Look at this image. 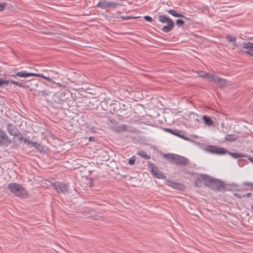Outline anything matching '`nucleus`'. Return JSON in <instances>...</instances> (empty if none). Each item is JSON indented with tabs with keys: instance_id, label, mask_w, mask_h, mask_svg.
I'll return each mask as SVG.
<instances>
[{
	"instance_id": "f257e3e1",
	"label": "nucleus",
	"mask_w": 253,
	"mask_h": 253,
	"mask_svg": "<svg viewBox=\"0 0 253 253\" xmlns=\"http://www.w3.org/2000/svg\"><path fill=\"white\" fill-rule=\"evenodd\" d=\"M158 20L161 23L167 24L162 28V31L163 32L169 33L173 29L174 26V22L169 17L162 14L159 15Z\"/></svg>"
},
{
	"instance_id": "f03ea898",
	"label": "nucleus",
	"mask_w": 253,
	"mask_h": 253,
	"mask_svg": "<svg viewBox=\"0 0 253 253\" xmlns=\"http://www.w3.org/2000/svg\"><path fill=\"white\" fill-rule=\"evenodd\" d=\"M10 76L15 78H16V77H18L20 78H27L29 77H39L45 79L46 80L49 82H52V80L51 78H50L48 76H45L42 74L29 73L27 72L26 71H22L20 72H18L14 74L10 75Z\"/></svg>"
},
{
	"instance_id": "7ed1b4c3",
	"label": "nucleus",
	"mask_w": 253,
	"mask_h": 253,
	"mask_svg": "<svg viewBox=\"0 0 253 253\" xmlns=\"http://www.w3.org/2000/svg\"><path fill=\"white\" fill-rule=\"evenodd\" d=\"M7 188L17 197H22L25 192V188L21 184L15 182L8 183Z\"/></svg>"
},
{
	"instance_id": "20e7f679",
	"label": "nucleus",
	"mask_w": 253,
	"mask_h": 253,
	"mask_svg": "<svg viewBox=\"0 0 253 253\" xmlns=\"http://www.w3.org/2000/svg\"><path fill=\"white\" fill-rule=\"evenodd\" d=\"M120 102L115 101L113 103L109 104V112L112 114H115L119 117H123L126 115V113H122L121 112L122 111L120 110Z\"/></svg>"
},
{
	"instance_id": "39448f33",
	"label": "nucleus",
	"mask_w": 253,
	"mask_h": 253,
	"mask_svg": "<svg viewBox=\"0 0 253 253\" xmlns=\"http://www.w3.org/2000/svg\"><path fill=\"white\" fill-rule=\"evenodd\" d=\"M205 150L208 153L217 155H223L227 153L226 149L215 145H209L206 147Z\"/></svg>"
},
{
	"instance_id": "423d86ee",
	"label": "nucleus",
	"mask_w": 253,
	"mask_h": 253,
	"mask_svg": "<svg viewBox=\"0 0 253 253\" xmlns=\"http://www.w3.org/2000/svg\"><path fill=\"white\" fill-rule=\"evenodd\" d=\"M52 186L58 193H66L69 189V183L56 182Z\"/></svg>"
},
{
	"instance_id": "0eeeda50",
	"label": "nucleus",
	"mask_w": 253,
	"mask_h": 253,
	"mask_svg": "<svg viewBox=\"0 0 253 253\" xmlns=\"http://www.w3.org/2000/svg\"><path fill=\"white\" fill-rule=\"evenodd\" d=\"M237 48H243L246 49L245 52L249 55L253 57V43L252 42H243L242 43L236 44Z\"/></svg>"
},
{
	"instance_id": "6e6552de",
	"label": "nucleus",
	"mask_w": 253,
	"mask_h": 253,
	"mask_svg": "<svg viewBox=\"0 0 253 253\" xmlns=\"http://www.w3.org/2000/svg\"><path fill=\"white\" fill-rule=\"evenodd\" d=\"M11 143V140L6 132L0 128V146H7Z\"/></svg>"
},
{
	"instance_id": "1a4fd4ad",
	"label": "nucleus",
	"mask_w": 253,
	"mask_h": 253,
	"mask_svg": "<svg viewBox=\"0 0 253 253\" xmlns=\"http://www.w3.org/2000/svg\"><path fill=\"white\" fill-rule=\"evenodd\" d=\"M210 188L212 189H216L218 191H224L225 189L224 183L220 179L216 178H214Z\"/></svg>"
},
{
	"instance_id": "9d476101",
	"label": "nucleus",
	"mask_w": 253,
	"mask_h": 253,
	"mask_svg": "<svg viewBox=\"0 0 253 253\" xmlns=\"http://www.w3.org/2000/svg\"><path fill=\"white\" fill-rule=\"evenodd\" d=\"M173 163L176 165L186 166L189 164V161L187 158L176 154Z\"/></svg>"
},
{
	"instance_id": "9b49d317",
	"label": "nucleus",
	"mask_w": 253,
	"mask_h": 253,
	"mask_svg": "<svg viewBox=\"0 0 253 253\" xmlns=\"http://www.w3.org/2000/svg\"><path fill=\"white\" fill-rule=\"evenodd\" d=\"M200 175L202 181L204 182V184L206 186L210 188L212 185V183L214 178L207 174H200Z\"/></svg>"
},
{
	"instance_id": "f8f14e48",
	"label": "nucleus",
	"mask_w": 253,
	"mask_h": 253,
	"mask_svg": "<svg viewBox=\"0 0 253 253\" xmlns=\"http://www.w3.org/2000/svg\"><path fill=\"white\" fill-rule=\"evenodd\" d=\"M167 185L170 187L178 190H183L185 187L184 185L181 183L174 182L169 180L167 181Z\"/></svg>"
},
{
	"instance_id": "ddd939ff",
	"label": "nucleus",
	"mask_w": 253,
	"mask_h": 253,
	"mask_svg": "<svg viewBox=\"0 0 253 253\" xmlns=\"http://www.w3.org/2000/svg\"><path fill=\"white\" fill-rule=\"evenodd\" d=\"M243 187L242 188L235 189L236 191H247L248 190L252 191L253 190V183L250 182H244L242 183Z\"/></svg>"
},
{
	"instance_id": "4468645a",
	"label": "nucleus",
	"mask_w": 253,
	"mask_h": 253,
	"mask_svg": "<svg viewBox=\"0 0 253 253\" xmlns=\"http://www.w3.org/2000/svg\"><path fill=\"white\" fill-rule=\"evenodd\" d=\"M6 129L8 133L12 136H13L14 134H16V132H19V130L16 126L12 124H8L7 126Z\"/></svg>"
},
{
	"instance_id": "2eb2a0df",
	"label": "nucleus",
	"mask_w": 253,
	"mask_h": 253,
	"mask_svg": "<svg viewBox=\"0 0 253 253\" xmlns=\"http://www.w3.org/2000/svg\"><path fill=\"white\" fill-rule=\"evenodd\" d=\"M172 134L175 136H178L180 138H181L184 140H189V139L187 137L185 136L184 132L182 130L174 129Z\"/></svg>"
},
{
	"instance_id": "dca6fc26",
	"label": "nucleus",
	"mask_w": 253,
	"mask_h": 253,
	"mask_svg": "<svg viewBox=\"0 0 253 253\" xmlns=\"http://www.w3.org/2000/svg\"><path fill=\"white\" fill-rule=\"evenodd\" d=\"M147 166L148 169H150V172L153 176L155 173H157L159 170L158 168L151 162H148Z\"/></svg>"
},
{
	"instance_id": "f3484780",
	"label": "nucleus",
	"mask_w": 253,
	"mask_h": 253,
	"mask_svg": "<svg viewBox=\"0 0 253 253\" xmlns=\"http://www.w3.org/2000/svg\"><path fill=\"white\" fill-rule=\"evenodd\" d=\"M239 138V136L235 134H226L224 137L225 141L228 142H233L237 140Z\"/></svg>"
},
{
	"instance_id": "a211bd4d",
	"label": "nucleus",
	"mask_w": 253,
	"mask_h": 253,
	"mask_svg": "<svg viewBox=\"0 0 253 253\" xmlns=\"http://www.w3.org/2000/svg\"><path fill=\"white\" fill-rule=\"evenodd\" d=\"M123 4L116 1H108L107 4V8L115 9L118 7L122 6Z\"/></svg>"
},
{
	"instance_id": "6ab92c4d",
	"label": "nucleus",
	"mask_w": 253,
	"mask_h": 253,
	"mask_svg": "<svg viewBox=\"0 0 253 253\" xmlns=\"http://www.w3.org/2000/svg\"><path fill=\"white\" fill-rule=\"evenodd\" d=\"M176 155V154L173 153L164 154L163 157L165 160L169 161V162H173L174 163Z\"/></svg>"
},
{
	"instance_id": "aec40b11",
	"label": "nucleus",
	"mask_w": 253,
	"mask_h": 253,
	"mask_svg": "<svg viewBox=\"0 0 253 253\" xmlns=\"http://www.w3.org/2000/svg\"><path fill=\"white\" fill-rule=\"evenodd\" d=\"M202 119L204 121L205 124L207 126H211L212 125L213 121L210 117L204 115L202 117Z\"/></svg>"
},
{
	"instance_id": "412c9836",
	"label": "nucleus",
	"mask_w": 253,
	"mask_h": 253,
	"mask_svg": "<svg viewBox=\"0 0 253 253\" xmlns=\"http://www.w3.org/2000/svg\"><path fill=\"white\" fill-rule=\"evenodd\" d=\"M114 130L117 132L125 131L126 130V125H121L117 126L114 127Z\"/></svg>"
},
{
	"instance_id": "4be33fe9",
	"label": "nucleus",
	"mask_w": 253,
	"mask_h": 253,
	"mask_svg": "<svg viewBox=\"0 0 253 253\" xmlns=\"http://www.w3.org/2000/svg\"><path fill=\"white\" fill-rule=\"evenodd\" d=\"M227 153L229 154L230 155H231L232 156V157H233V158H235V159H238V158H244L245 157H247L246 154H243L242 153H236V152L232 153V152H228V151H227Z\"/></svg>"
},
{
	"instance_id": "5701e85b",
	"label": "nucleus",
	"mask_w": 253,
	"mask_h": 253,
	"mask_svg": "<svg viewBox=\"0 0 253 253\" xmlns=\"http://www.w3.org/2000/svg\"><path fill=\"white\" fill-rule=\"evenodd\" d=\"M107 1L106 0H100L96 5V7L101 8V9L107 8Z\"/></svg>"
},
{
	"instance_id": "b1692460",
	"label": "nucleus",
	"mask_w": 253,
	"mask_h": 253,
	"mask_svg": "<svg viewBox=\"0 0 253 253\" xmlns=\"http://www.w3.org/2000/svg\"><path fill=\"white\" fill-rule=\"evenodd\" d=\"M100 105L103 110L109 112V104L106 100H104L100 102Z\"/></svg>"
},
{
	"instance_id": "393cba45",
	"label": "nucleus",
	"mask_w": 253,
	"mask_h": 253,
	"mask_svg": "<svg viewBox=\"0 0 253 253\" xmlns=\"http://www.w3.org/2000/svg\"><path fill=\"white\" fill-rule=\"evenodd\" d=\"M215 83H218L220 85V87H221L224 85H225L226 84V80L219 77H217L215 81L214 82Z\"/></svg>"
},
{
	"instance_id": "a878e982",
	"label": "nucleus",
	"mask_w": 253,
	"mask_h": 253,
	"mask_svg": "<svg viewBox=\"0 0 253 253\" xmlns=\"http://www.w3.org/2000/svg\"><path fill=\"white\" fill-rule=\"evenodd\" d=\"M8 83H11V84H15L19 87H23V88H25L26 87L25 84L21 83V82H18V81H14V80H9Z\"/></svg>"
},
{
	"instance_id": "bb28decb",
	"label": "nucleus",
	"mask_w": 253,
	"mask_h": 253,
	"mask_svg": "<svg viewBox=\"0 0 253 253\" xmlns=\"http://www.w3.org/2000/svg\"><path fill=\"white\" fill-rule=\"evenodd\" d=\"M154 176L159 179H165L166 178V176L160 170H159L157 173H155Z\"/></svg>"
},
{
	"instance_id": "cd10ccee",
	"label": "nucleus",
	"mask_w": 253,
	"mask_h": 253,
	"mask_svg": "<svg viewBox=\"0 0 253 253\" xmlns=\"http://www.w3.org/2000/svg\"><path fill=\"white\" fill-rule=\"evenodd\" d=\"M31 145H32V146L37 149L40 152L42 151L43 147L41 145V144L36 141H32L31 143Z\"/></svg>"
},
{
	"instance_id": "c85d7f7f",
	"label": "nucleus",
	"mask_w": 253,
	"mask_h": 253,
	"mask_svg": "<svg viewBox=\"0 0 253 253\" xmlns=\"http://www.w3.org/2000/svg\"><path fill=\"white\" fill-rule=\"evenodd\" d=\"M137 155L141 156L146 159H150L151 156L147 155L144 151H139L137 153Z\"/></svg>"
},
{
	"instance_id": "c756f323",
	"label": "nucleus",
	"mask_w": 253,
	"mask_h": 253,
	"mask_svg": "<svg viewBox=\"0 0 253 253\" xmlns=\"http://www.w3.org/2000/svg\"><path fill=\"white\" fill-rule=\"evenodd\" d=\"M226 40L231 42H234V45L236 46L237 43L236 42V38L235 36H231L230 35H227L225 37Z\"/></svg>"
},
{
	"instance_id": "7c9ffc66",
	"label": "nucleus",
	"mask_w": 253,
	"mask_h": 253,
	"mask_svg": "<svg viewBox=\"0 0 253 253\" xmlns=\"http://www.w3.org/2000/svg\"><path fill=\"white\" fill-rule=\"evenodd\" d=\"M203 74H205V78H208L211 79V80L215 82L217 76L212 75L210 73H206L205 72H203Z\"/></svg>"
},
{
	"instance_id": "2f4dec72",
	"label": "nucleus",
	"mask_w": 253,
	"mask_h": 253,
	"mask_svg": "<svg viewBox=\"0 0 253 253\" xmlns=\"http://www.w3.org/2000/svg\"><path fill=\"white\" fill-rule=\"evenodd\" d=\"M166 11L174 17H177L178 16L179 13L177 12L173 9L166 10Z\"/></svg>"
},
{
	"instance_id": "473e14b6",
	"label": "nucleus",
	"mask_w": 253,
	"mask_h": 253,
	"mask_svg": "<svg viewBox=\"0 0 253 253\" xmlns=\"http://www.w3.org/2000/svg\"><path fill=\"white\" fill-rule=\"evenodd\" d=\"M120 110L122 111L121 112L122 113H126L125 112L127 110V108H126V106L125 104H124L123 103H121L120 102Z\"/></svg>"
},
{
	"instance_id": "72a5a7b5",
	"label": "nucleus",
	"mask_w": 253,
	"mask_h": 253,
	"mask_svg": "<svg viewBox=\"0 0 253 253\" xmlns=\"http://www.w3.org/2000/svg\"><path fill=\"white\" fill-rule=\"evenodd\" d=\"M67 93H70V92L69 91H67V92H62L60 93V94L59 95V97L61 98V99L62 100V101L66 100L68 98V97H65V96Z\"/></svg>"
},
{
	"instance_id": "f704fd0d",
	"label": "nucleus",
	"mask_w": 253,
	"mask_h": 253,
	"mask_svg": "<svg viewBox=\"0 0 253 253\" xmlns=\"http://www.w3.org/2000/svg\"><path fill=\"white\" fill-rule=\"evenodd\" d=\"M202 178H201V175H200V177H198L196 180H195V185L197 187H201V184H202Z\"/></svg>"
},
{
	"instance_id": "c9c22d12",
	"label": "nucleus",
	"mask_w": 253,
	"mask_h": 253,
	"mask_svg": "<svg viewBox=\"0 0 253 253\" xmlns=\"http://www.w3.org/2000/svg\"><path fill=\"white\" fill-rule=\"evenodd\" d=\"M135 162V157L134 156L131 157L130 159H128V163L129 165H133Z\"/></svg>"
},
{
	"instance_id": "e433bc0d",
	"label": "nucleus",
	"mask_w": 253,
	"mask_h": 253,
	"mask_svg": "<svg viewBox=\"0 0 253 253\" xmlns=\"http://www.w3.org/2000/svg\"><path fill=\"white\" fill-rule=\"evenodd\" d=\"M175 23L176 24L178 25L179 27H182L184 25V21L179 19L176 20Z\"/></svg>"
},
{
	"instance_id": "4c0bfd02",
	"label": "nucleus",
	"mask_w": 253,
	"mask_h": 253,
	"mask_svg": "<svg viewBox=\"0 0 253 253\" xmlns=\"http://www.w3.org/2000/svg\"><path fill=\"white\" fill-rule=\"evenodd\" d=\"M8 80H3L1 78H0V87H3V84H8Z\"/></svg>"
},
{
	"instance_id": "58836bf2",
	"label": "nucleus",
	"mask_w": 253,
	"mask_h": 253,
	"mask_svg": "<svg viewBox=\"0 0 253 253\" xmlns=\"http://www.w3.org/2000/svg\"><path fill=\"white\" fill-rule=\"evenodd\" d=\"M7 3L5 2L0 3V11H3Z\"/></svg>"
},
{
	"instance_id": "ea45409f",
	"label": "nucleus",
	"mask_w": 253,
	"mask_h": 253,
	"mask_svg": "<svg viewBox=\"0 0 253 253\" xmlns=\"http://www.w3.org/2000/svg\"><path fill=\"white\" fill-rule=\"evenodd\" d=\"M144 19L147 21H148V22H152L153 21V18L150 16H148V15H146V16H144Z\"/></svg>"
},
{
	"instance_id": "a19ab883",
	"label": "nucleus",
	"mask_w": 253,
	"mask_h": 253,
	"mask_svg": "<svg viewBox=\"0 0 253 253\" xmlns=\"http://www.w3.org/2000/svg\"><path fill=\"white\" fill-rule=\"evenodd\" d=\"M121 18L124 20H129L130 19L135 18V17H132V16H122L121 17Z\"/></svg>"
},
{
	"instance_id": "79ce46f5",
	"label": "nucleus",
	"mask_w": 253,
	"mask_h": 253,
	"mask_svg": "<svg viewBox=\"0 0 253 253\" xmlns=\"http://www.w3.org/2000/svg\"><path fill=\"white\" fill-rule=\"evenodd\" d=\"M234 196L236 197V198H239V199H242L243 198V197H242V195H241L239 193H234Z\"/></svg>"
},
{
	"instance_id": "37998d69",
	"label": "nucleus",
	"mask_w": 253,
	"mask_h": 253,
	"mask_svg": "<svg viewBox=\"0 0 253 253\" xmlns=\"http://www.w3.org/2000/svg\"><path fill=\"white\" fill-rule=\"evenodd\" d=\"M23 141L25 143H26L27 144H31V143L32 141H30L27 138H24L23 139Z\"/></svg>"
},
{
	"instance_id": "c03bdc74",
	"label": "nucleus",
	"mask_w": 253,
	"mask_h": 253,
	"mask_svg": "<svg viewBox=\"0 0 253 253\" xmlns=\"http://www.w3.org/2000/svg\"><path fill=\"white\" fill-rule=\"evenodd\" d=\"M252 196L251 193H248L246 194L242 195L243 198L250 197Z\"/></svg>"
},
{
	"instance_id": "a18cd8bd",
	"label": "nucleus",
	"mask_w": 253,
	"mask_h": 253,
	"mask_svg": "<svg viewBox=\"0 0 253 253\" xmlns=\"http://www.w3.org/2000/svg\"><path fill=\"white\" fill-rule=\"evenodd\" d=\"M246 156L247 157H245L246 158H248V159L251 162H252V163H253V157H252L251 156H250L246 154Z\"/></svg>"
},
{
	"instance_id": "49530a36",
	"label": "nucleus",
	"mask_w": 253,
	"mask_h": 253,
	"mask_svg": "<svg viewBox=\"0 0 253 253\" xmlns=\"http://www.w3.org/2000/svg\"><path fill=\"white\" fill-rule=\"evenodd\" d=\"M177 17L183 18H184V19H187V20H189L190 19V18H187V17H185L184 15H182L181 14H180V13L178 14V16Z\"/></svg>"
},
{
	"instance_id": "de8ad7c7",
	"label": "nucleus",
	"mask_w": 253,
	"mask_h": 253,
	"mask_svg": "<svg viewBox=\"0 0 253 253\" xmlns=\"http://www.w3.org/2000/svg\"><path fill=\"white\" fill-rule=\"evenodd\" d=\"M165 131L168 132H169L172 134V131H173V129H170V128H165Z\"/></svg>"
},
{
	"instance_id": "09e8293b",
	"label": "nucleus",
	"mask_w": 253,
	"mask_h": 253,
	"mask_svg": "<svg viewBox=\"0 0 253 253\" xmlns=\"http://www.w3.org/2000/svg\"><path fill=\"white\" fill-rule=\"evenodd\" d=\"M14 136H17V137H19L20 136H21V132L20 131V130H19V132H16V134H14L13 135Z\"/></svg>"
},
{
	"instance_id": "8fccbe9b",
	"label": "nucleus",
	"mask_w": 253,
	"mask_h": 253,
	"mask_svg": "<svg viewBox=\"0 0 253 253\" xmlns=\"http://www.w3.org/2000/svg\"><path fill=\"white\" fill-rule=\"evenodd\" d=\"M95 140V138L94 137L90 136L88 138V140L89 141H94Z\"/></svg>"
},
{
	"instance_id": "3c124183",
	"label": "nucleus",
	"mask_w": 253,
	"mask_h": 253,
	"mask_svg": "<svg viewBox=\"0 0 253 253\" xmlns=\"http://www.w3.org/2000/svg\"><path fill=\"white\" fill-rule=\"evenodd\" d=\"M232 186H233L234 187L237 188L236 189H240V186L239 185H238L237 184H236V183H232Z\"/></svg>"
},
{
	"instance_id": "603ef678",
	"label": "nucleus",
	"mask_w": 253,
	"mask_h": 253,
	"mask_svg": "<svg viewBox=\"0 0 253 253\" xmlns=\"http://www.w3.org/2000/svg\"><path fill=\"white\" fill-rule=\"evenodd\" d=\"M23 139H24V138L23 137V136L22 135L19 136L18 138L19 140H20V141H23Z\"/></svg>"
},
{
	"instance_id": "864d4df0",
	"label": "nucleus",
	"mask_w": 253,
	"mask_h": 253,
	"mask_svg": "<svg viewBox=\"0 0 253 253\" xmlns=\"http://www.w3.org/2000/svg\"><path fill=\"white\" fill-rule=\"evenodd\" d=\"M203 72H201L202 73V74L200 75V77H202V78H205V74L203 73Z\"/></svg>"
},
{
	"instance_id": "5fc2aeb1",
	"label": "nucleus",
	"mask_w": 253,
	"mask_h": 253,
	"mask_svg": "<svg viewBox=\"0 0 253 253\" xmlns=\"http://www.w3.org/2000/svg\"><path fill=\"white\" fill-rule=\"evenodd\" d=\"M57 84L58 85V86H61V85H60V84L59 83H58V84Z\"/></svg>"
},
{
	"instance_id": "6e6d98bb",
	"label": "nucleus",
	"mask_w": 253,
	"mask_h": 253,
	"mask_svg": "<svg viewBox=\"0 0 253 253\" xmlns=\"http://www.w3.org/2000/svg\"><path fill=\"white\" fill-rule=\"evenodd\" d=\"M252 208V210H253V204Z\"/></svg>"
}]
</instances>
